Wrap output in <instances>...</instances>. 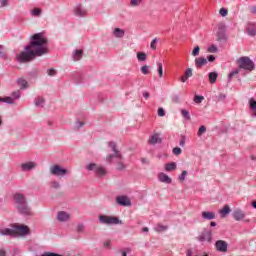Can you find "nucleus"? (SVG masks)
I'll return each mask as SVG.
<instances>
[{
  "label": "nucleus",
  "instance_id": "f257e3e1",
  "mask_svg": "<svg viewBox=\"0 0 256 256\" xmlns=\"http://www.w3.org/2000/svg\"><path fill=\"white\" fill-rule=\"evenodd\" d=\"M47 43H49V40L44 33L34 34L31 36L30 44L25 47L24 51L17 55L18 61L20 63H27L33 61L36 57L47 55L49 53Z\"/></svg>",
  "mask_w": 256,
  "mask_h": 256
},
{
  "label": "nucleus",
  "instance_id": "f03ea898",
  "mask_svg": "<svg viewBox=\"0 0 256 256\" xmlns=\"http://www.w3.org/2000/svg\"><path fill=\"white\" fill-rule=\"evenodd\" d=\"M14 200L16 202V207L22 215H31V208L27 206V201L23 194H15Z\"/></svg>",
  "mask_w": 256,
  "mask_h": 256
},
{
  "label": "nucleus",
  "instance_id": "7ed1b4c3",
  "mask_svg": "<svg viewBox=\"0 0 256 256\" xmlns=\"http://www.w3.org/2000/svg\"><path fill=\"white\" fill-rule=\"evenodd\" d=\"M237 63L240 71L243 69L244 71H247V73H251V71L255 70V62H253V60L247 56L240 57L237 60Z\"/></svg>",
  "mask_w": 256,
  "mask_h": 256
},
{
  "label": "nucleus",
  "instance_id": "20e7f679",
  "mask_svg": "<svg viewBox=\"0 0 256 256\" xmlns=\"http://www.w3.org/2000/svg\"><path fill=\"white\" fill-rule=\"evenodd\" d=\"M197 241H200V243H205V241H207V243H212L213 242V230L204 229L202 231L201 235H199L197 237Z\"/></svg>",
  "mask_w": 256,
  "mask_h": 256
},
{
  "label": "nucleus",
  "instance_id": "39448f33",
  "mask_svg": "<svg viewBox=\"0 0 256 256\" xmlns=\"http://www.w3.org/2000/svg\"><path fill=\"white\" fill-rule=\"evenodd\" d=\"M99 221L102 225H119V218L115 216L100 215Z\"/></svg>",
  "mask_w": 256,
  "mask_h": 256
},
{
  "label": "nucleus",
  "instance_id": "423d86ee",
  "mask_svg": "<svg viewBox=\"0 0 256 256\" xmlns=\"http://www.w3.org/2000/svg\"><path fill=\"white\" fill-rule=\"evenodd\" d=\"M14 230V237L16 235H19L20 237H23L24 235H29V227L22 225V224H14L13 226Z\"/></svg>",
  "mask_w": 256,
  "mask_h": 256
},
{
  "label": "nucleus",
  "instance_id": "0eeeda50",
  "mask_svg": "<svg viewBox=\"0 0 256 256\" xmlns=\"http://www.w3.org/2000/svg\"><path fill=\"white\" fill-rule=\"evenodd\" d=\"M227 26L223 23L218 25V32L216 34L217 41H227Z\"/></svg>",
  "mask_w": 256,
  "mask_h": 256
},
{
  "label": "nucleus",
  "instance_id": "6e6552de",
  "mask_svg": "<svg viewBox=\"0 0 256 256\" xmlns=\"http://www.w3.org/2000/svg\"><path fill=\"white\" fill-rule=\"evenodd\" d=\"M50 173L51 175H56L57 177H64V175H67L69 171H67V169H64L59 165H54L50 167Z\"/></svg>",
  "mask_w": 256,
  "mask_h": 256
},
{
  "label": "nucleus",
  "instance_id": "1a4fd4ad",
  "mask_svg": "<svg viewBox=\"0 0 256 256\" xmlns=\"http://www.w3.org/2000/svg\"><path fill=\"white\" fill-rule=\"evenodd\" d=\"M228 247H229V244L224 240H218L215 242V249L219 253H227Z\"/></svg>",
  "mask_w": 256,
  "mask_h": 256
},
{
  "label": "nucleus",
  "instance_id": "9d476101",
  "mask_svg": "<svg viewBox=\"0 0 256 256\" xmlns=\"http://www.w3.org/2000/svg\"><path fill=\"white\" fill-rule=\"evenodd\" d=\"M115 201L120 207H129V196L127 195H119L116 197Z\"/></svg>",
  "mask_w": 256,
  "mask_h": 256
},
{
  "label": "nucleus",
  "instance_id": "9b49d317",
  "mask_svg": "<svg viewBox=\"0 0 256 256\" xmlns=\"http://www.w3.org/2000/svg\"><path fill=\"white\" fill-rule=\"evenodd\" d=\"M158 180L160 181V183H166V185H171L173 183V180L171 179V177H169V175L160 172L158 174Z\"/></svg>",
  "mask_w": 256,
  "mask_h": 256
},
{
  "label": "nucleus",
  "instance_id": "f8f14e48",
  "mask_svg": "<svg viewBox=\"0 0 256 256\" xmlns=\"http://www.w3.org/2000/svg\"><path fill=\"white\" fill-rule=\"evenodd\" d=\"M245 212L241 209H236L233 211L232 216L235 221H241V219H245Z\"/></svg>",
  "mask_w": 256,
  "mask_h": 256
},
{
  "label": "nucleus",
  "instance_id": "ddd939ff",
  "mask_svg": "<svg viewBox=\"0 0 256 256\" xmlns=\"http://www.w3.org/2000/svg\"><path fill=\"white\" fill-rule=\"evenodd\" d=\"M109 145H110L112 151H114L115 155L107 156V161H111L112 157H116L117 159H121V154L119 153V151H117L115 142H110Z\"/></svg>",
  "mask_w": 256,
  "mask_h": 256
},
{
  "label": "nucleus",
  "instance_id": "4468645a",
  "mask_svg": "<svg viewBox=\"0 0 256 256\" xmlns=\"http://www.w3.org/2000/svg\"><path fill=\"white\" fill-rule=\"evenodd\" d=\"M149 145H157V143H163V139L159 136V134H153L148 140Z\"/></svg>",
  "mask_w": 256,
  "mask_h": 256
},
{
  "label": "nucleus",
  "instance_id": "2eb2a0df",
  "mask_svg": "<svg viewBox=\"0 0 256 256\" xmlns=\"http://www.w3.org/2000/svg\"><path fill=\"white\" fill-rule=\"evenodd\" d=\"M190 77H193V69L188 68V69L185 71L184 75L180 77L181 83H187V80H188Z\"/></svg>",
  "mask_w": 256,
  "mask_h": 256
},
{
  "label": "nucleus",
  "instance_id": "dca6fc26",
  "mask_svg": "<svg viewBox=\"0 0 256 256\" xmlns=\"http://www.w3.org/2000/svg\"><path fill=\"white\" fill-rule=\"evenodd\" d=\"M207 65V58L199 57L195 59V67L197 69H201V67H205Z\"/></svg>",
  "mask_w": 256,
  "mask_h": 256
},
{
  "label": "nucleus",
  "instance_id": "f3484780",
  "mask_svg": "<svg viewBox=\"0 0 256 256\" xmlns=\"http://www.w3.org/2000/svg\"><path fill=\"white\" fill-rule=\"evenodd\" d=\"M74 13L77 17H85V15H87V10H85L83 6L79 5L74 9Z\"/></svg>",
  "mask_w": 256,
  "mask_h": 256
},
{
  "label": "nucleus",
  "instance_id": "a211bd4d",
  "mask_svg": "<svg viewBox=\"0 0 256 256\" xmlns=\"http://www.w3.org/2000/svg\"><path fill=\"white\" fill-rule=\"evenodd\" d=\"M246 32L248 33V35H250V37H255L256 35V25L253 23H248L247 28H246Z\"/></svg>",
  "mask_w": 256,
  "mask_h": 256
},
{
  "label": "nucleus",
  "instance_id": "6ab92c4d",
  "mask_svg": "<svg viewBox=\"0 0 256 256\" xmlns=\"http://www.w3.org/2000/svg\"><path fill=\"white\" fill-rule=\"evenodd\" d=\"M70 217L71 216L69 215V213L63 212V211L59 212L57 215L58 221H61V222L69 221Z\"/></svg>",
  "mask_w": 256,
  "mask_h": 256
},
{
  "label": "nucleus",
  "instance_id": "aec40b11",
  "mask_svg": "<svg viewBox=\"0 0 256 256\" xmlns=\"http://www.w3.org/2000/svg\"><path fill=\"white\" fill-rule=\"evenodd\" d=\"M23 171H31V169H35L37 164L35 162H26L21 165Z\"/></svg>",
  "mask_w": 256,
  "mask_h": 256
},
{
  "label": "nucleus",
  "instance_id": "412c9836",
  "mask_svg": "<svg viewBox=\"0 0 256 256\" xmlns=\"http://www.w3.org/2000/svg\"><path fill=\"white\" fill-rule=\"evenodd\" d=\"M202 218H204L206 221H212V219H215V212L204 211L202 212Z\"/></svg>",
  "mask_w": 256,
  "mask_h": 256
},
{
  "label": "nucleus",
  "instance_id": "4be33fe9",
  "mask_svg": "<svg viewBox=\"0 0 256 256\" xmlns=\"http://www.w3.org/2000/svg\"><path fill=\"white\" fill-rule=\"evenodd\" d=\"M112 35H113V37H116L117 39H119V38L125 36V30L120 29V28H115V29L112 31Z\"/></svg>",
  "mask_w": 256,
  "mask_h": 256
},
{
  "label": "nucleus",
  "instance_id": "5701e85b",
  "mask_svg": "<svg viewBox=\"0 0 256 256\" xmlns=\"http://www.w3.org/2000/svg\"><path fill=\"white\" fill-rule=\"evenodd\" d=\"M0 235H9L10 237H15V232L12 228H4L0 230Z\"/></svg>",
  "mask_w": 256,
  "mask_h": 256
},
{
  "label": "nucleus",
  "instance_id": "b1692460",
  "mask_svg": "<svg viewBox=\"0 0 256 256\" xmlns=\"http://www.w3.org/2000/svg\"><path fill=\"white\" fill-rule=\"evenodd\" d=\"M219 77V74L217 72H210L208 74V79L210 83L213 85L217 82V78Z\"/></svg>",
  "mask_w": 256,
  "mask_h": 256
},
{
  "label": "nucleus",
  "instance_id": "393cba45",
  "mask_svg": "<svg viewBox=\"0 0 256 256\" xmlns=\"http://www.w3.org/2000/svg\"><path fill=\"white\" fill-rule=\"evenodd\" d=\"M175 169H177V163L175 162H170L165 165V171H167L168 173L171 171H175Z\"/></svg>",
  "mask_w": 256,
  "mask_h": 256
},
{
  "label": "nucleus",
  "instance_id": "a878e982",
  "mask_svg": "<svg viewBox=\"0 0 256 256\" xmlns=\"http://www.w3.org/2000/svg\"><path fill=\"white\" fill-rule=\"evenodd\" d=\"M239 73H241L240 67H238L235 70H233L232 72H230V74L228 75V83H231V79H233V77H235V75H239Z\"/></svg>",
  "mask_w": 256,
  "mask_h": 256
},
{
  "label": "nucleus",
  "instance_id": "bb28decb",
  "mask_svg": "<svg viewBox=\"0 0 256 256\" xmlns=\"http://www.w3.org/2000/svg\"><path fill=\"white\" fill-rule=\"evenodd\" d=\"M229 213H231V208L229 207V205H225L222 210H220V215H222V217H227V215H229Z\"/></svg>",
  "mask_w": 256,
  "mask_h": 256
},
{
  "label": "nucleus",
  "instance_id": "cd10ccee",
  "mask_svg": "<svg viewBox=\"0 0 256 256\" xmlns=\"http://www.w3.org/2000/svg\"><path fill=\"white\" fill-rule=\"evenodd\" d=\"M169 229V226H165V225H162V224H158L156 227H155V231L157 233H163V231H167Z\"/></svg>",
  "mask_w": 256,
  "mask_h": 256
},
{
  "label": "nucleus",
  "instance_id": "c85d7f7f",
  "mask_svg": "<svg viewBox=\"0 0 256 256\" xmlns=\"http://www.w3.org/2000/svg\"><path fill=\"white\" fill-rule=\"evenodd\" d=\"M99 167H100L99 165H97L95 163H91L87 166V169H88V171H94V173L97 174Z\"/></svg>",
  "mask_w": 256,
  "mask_h": 256
},
{
  "label": "nucleus",
  "instance_id": "c756f323",
  "mask_svg": "<svg viewBox=\"0 0 256 256\" xmlns=\"http://www.w3.org/2000/svg\"><path fill=\"white\" fill-rule=\"evenodd\" d=\"M99 167H100L99 165H97L95 163H91L87 166V169H88V171H94V173L97 174Z\"/></svg>",
  "mask_w": 256,
  "mask_h": 256
},
{
  "label": "nucleus",
  "instance_id": "7c9ffc66",
  "mask_svg": "<svg viewBox=\"0 0 256 256\" xmlns=\"http://www.w3.org/2000/svg\"><path fill=\"white\" fill-rule=\"evenodd\" d=\"M96 175L98 177H103L107 175V171H105V168H103L102 166H99L98 170L96 171Z\"/></svg>",
  "mask_w": 256,
  "mask_h": 256
},
{
  "label": "nucleus",
  "instance_id": "2f4dec72",
  "mask_svg": "<svg viewBox=\"0 0 256 256\" xmlns=\"http://www.w3.org/2000/svg\"><path fill=\"white\" fill-rule=\"evenodd\" d=\"M83 57V50H76L74 53V61H79Z\"/></svg>",
  "mask_w": 256,
  "mask_h": 256
},
{
  "label": "nucleus",
  "instance_id": "473e14b6",
  "mask_svg": "<svg viewBox=\"0 0 256 256\" xmlns=\"http://www.w3.org/2000/svg\"><path fill=\"white\" fill-rule=\"evenodd\" d=\"M137 59L138 61H147V54L145 52H138Z\"/></svg>",
  "mask_w": 256,
  "mask_h": 256
},
{
  "label": "nucleus",
  "instance_id": "72a5a7b5",
  "mask_svg": "<svg viewBox=\"0 0 256 256\" xmlns=\"http://www.w3.org/2000/svg\"><path fill=\"white\" fill-rule=\"evenodd\" d=\"M181 115L186 119V121H191V115L189 114V111L182 109Z\"/></svg>",
  "mask_w": 256,
  "mask_h": 256
},
{
  "label": "nucleus",
  "instance_id": "f704fd0d",
  "mask_svg": "<svg viewBox=\"0 0 256 256\" xmlns=\"http://www.w3.org/2000/svg\"><path fill=\"white\" fill-rule=\"evenodd\" d=\"M18 85H20L21 89H27V82L25 79H18Z\"/></svg>",
  "mask_w": 256,
  "mask_h": 256
},
{
  "label": "nucleus",
  "instance_id": "c9c22d12",
  "mask_svg": "<svg viewBox=\"0 0 256 256\" xmlns=\"http://www.w3.org/2000/svg\"><path fill=\"white\" fill-rule=\"evenodd\" d=\"M157 67L159 77H163V64L161 62H157Z\"/></svg>",
  "mask_w": 256,
  "mask_h": 256
},
{
  "label": "nucleus",
  "instance_id": "e433bc0d",
  "mask_svg": "<svg viewBox=\"0 0 256 256\" xmlns=\"http://www.w3.org/2000/svg\"><path fill=\"white\" fill-rule=\"evenodd\" d=\"M140 71L143 75H149L150 71H149V66L144 65L140 68Z\"/></svg>",
  "mask_w": 256,
  "mask_h": 256
},
{
  "label": "nucleus",
  "instance_id": "4c0bfd02",
  "mask_svg": "<svg viewBox=\"0 0 256 256\" xmlns=\"http://www.w3.org/2000/svg\"><path fill=\"white\" fill-rule=\"evenodd\" d=\"M45 103V99H43L42 97H38L36 100H35V105L36 107H41V105Z\"/></svg>",
  "mask_w": 256,
  "mask_h": 256
},
{
  "label": "nucleus",
  "instance_id": "58836bf2",
  "mask_svg": "<svg viewBox=\"0 0 256 256\" xmlns=\"http://www.w3.org/2000/svg\"><path fill=\"white\" fill-rule=\"evenodd\" d=\"M141 3H143V0H131V1H130V5H131L132 7H139V5H140Z\"/></svg>",
  "mask_w": 256,
  "mask_h": 256
},
{
  "label": "nucleus",
  "instance_id": "ea45409f",
  "mask_svg": "<svg viewBox=\"0 0 256 256\" xmlns=\"http://www.w3.org/2000/svg\"><path fill=\"white\" fill-rule=\"evenodd\" d=\"M0 101H3L4 103H8L9 105H13V98L11 97L0 98Z\"/></svg>",
  "mask_w": 256,
  "mask_h": 256
},
{
  "label": "nucleus",
  "instance_id": "a19ab883",
  "mask_svg": "<svg viewBox=\"0 0 256 256\" xmlns=\"http://www.w3.org/2000/svg\"><path fill=\"white\" fill-rule=\"evenodd\" d=\"M173 155H181L183 153V150L180 147H175L172 150Z\"/></svg>",
  "mask_w": 256,
  "mask_h": 256
},
{
  "label": "nucleus",
  "instance_id": "79ce46f5",
  "mask_svg": "<svg viewBox=\"0 0 256 256\" xmlns=\"http://www.w3.org/2000/svg\"><path fill=\"white\" fill-rule=\"evenodd\" d=\"M203 99H205V97L203 96H199V95L194 96V102H196L197 104L203 103Z\"/></svg>",
  "mask_w": 256,
  "mask_h": 256
},
{
  "label": "nucleus",
  "instance_id": "37998d69",
  "mask_svg": "<svg viewBox=\"0 0 256 256\" xmlns=\"http://www.w3.org/2000/svg\"><path fill=\"white\" fill-rule=\"evenodd\" d=\"M47 73L49 75V77H55L57 75V70L51 68L47 70Z\"/></svg>",
  "mask_w": 256,
  "mask_h": 256
},
{
  "label": "nucleus",
  "instance_id": "c03bdc74",
  "mask_svg": "<svg viewBox=\"0 0 256 256\" xmlns=\"http://www.w3.org/2000/svg\"><path fill=\"white\" fill-rule=\"evenodd\" d=\"M188 172L186 170L182 171L181 175L178 177L179 181H185V178L187 177Z\"/></svg>",
  "mask_w": 256,
  "mask_h": 256
},
{
  "label": "nucleus",
  "instance_id": "a18cd8bd",
  "mask_svg": "<svg viewBox=\"0 0 256 256\" xmlns=\"http://www.w3.org/2000/svg\"><path fill=\"white\" fill-rule=\"evenodd\" d=\"M205 131H207V127L200 126L198 133H197L198 137H201V135H203V133H205Z\"/></svg>",
  "mask_w": 256,
  "mask_h": 256
},
{
  "label": "nucleus",
  "instance_id": "49530a36",
  "mask_svg": "<svg viewBox=\"0 0 256 256\" xmlns=\"http://www.w3.org/2000/svg\"><path fill=\"white\" fill-rule=\"evenodd\" d=\"M221 17H227L229 11L226 8H221L219 11Z\"/></svg>",
  "mask_w": 256,
  "mask_h": 256
},
{
  "label": "nucleus",
  "instance_id": "de8ad7c7",
  "mask_svg": "<svg viewBox=\"0 0 256 256\" xmlns=\"http://www.w3.org/2000/svg\"><path fill=\"white\" fill-rule=\"evenodd\" d=\"M207 51L208 53H217V46L211 45L210 47H208Z\"/></svg>",
  "mask_w": 256,
  "mask_h": 256
},
{
  "label": "nucleus",
  "instance_id": "09e8293b",
  "mask_svg": "<svg viewBox=\"0 0 256 256\" xmlns=\"http://www.w3.org/2000/svg\"><path fill=\"white\" fill-rule=\"evenodd\" d=\"M199 51H201V48L199 46H196L192 51L193 57H197V55H199Z\"/></svg>",
  "mask_w": 256,
  "mask_h": 256
},
{
  "label": "nucleus",
  "instance_id": "8fccbe9b",
  "mask_svg": "<svg viewBox=\"0 0 256 256\" xmlns=\"http://www.w3.org/2000/svg\"><path fill=\"white\" fill-rule=\"evenodd\" d=\"M157 41H159L157 38H154L150 44L151 49L155 50L157 49Z\"/></svg>",
  "mask_w": 256,
  "mask_h": 256
},
{
  "label": "nucleus",
  "instance_id": "3c124183",
  "mask_svg": "<svg viewBox=\"0 0 256 256\" xmlns=\"http://www.w3.org/2000/svg\"><path fill=\"white\" fill-rule=\"evenodd\" d=\"M32 15H34L35 17H39V15H41V9L34 8L32 11Z\"/></svg>",
  "mask_w": 256,
  "mask_h": 256
},
{
  "label": "nucleus",
  "instance_id": "603ef678",
  "mask_svg": "<svg viewBox=\"0 0 256 256\" xmlns=\"http://www.w3.org/2000/svg\"><path fill=\"white\" fill-rule=\"evenodd\" d=\"M158 116L159 117H165V109L158 108Z\"/></svg>",
  "mask_w": 256,
  "mask_h": 256
},
{
  "label": "nucleus",
  "instance_id": "864d4df0",
  "mask_svg": "<svg viewBox=\"0 0 256 256\" xmlns=\"http://www.w3.org/2000/svg\"><path fill=\"white\" fill-rule=\"evenodd\" d=\"M179 145L180 147H185V136L181 135Z\"/></svg>",
  "mask_w": 256,
  "mask_h": 256
},
{
  "label": "nucleus",
  "instance_id": "5fc2aeb1",
  "mask_svg": "<svg viewBox=\"0 0 256 256\" xmlns=\"http://www.w3.org/2000/svg\"><path fill=\"white\" fill-rule=\"evenodd\" d=\"M172 101H173V103H179V101H180L179 95H174L172 97Z\"/></svg>",
  "mask_w": 256,
  "mask_h": 256
},
{
  "label": "nucleus",
  "instance_id": "6e6d98bb",
  "mask_svg": "<svg viewBox=\"0 0 256 256\" xmlns=\"http://www.w3.org/2000/svg\"><path fill=\"white\" fill-rule=\"evenodd\" d=\"M207 61H209V63H213L215 61V55L208 56Z\"/></svg>",
  "mask_w": 256,
  "mask_h": 256
},
{
  "label": "nucleus",
  "instance_id": "4d7b16f0",
  "mask_svg": "<svg viewBox=\"0 0 256 256\" xmlns=\"http://www.w3.org/2000/svg\"><path fill=\"white\" fill-rule=\"evenodd\" d=\"M218 99L220 101H223L224 99H227V95L223 94V93H220L219 96H218Z\"/></svg>",
  "mask_w": 256,
  "mask_h": 256
},
{
  "label": "nucleus",
  "instance_id": "13d9d810",
  "mask_svg": "<svg viewBox=\"0 0 256 256\" xmlns=\"http://www.w3.org/2000/svg\"><path fill=\"white\" fill-rule=\"evenodd\" d=\"M0 3H1V7H7L9 0H1Z\"/></svg>",
  "mask_w": 256,
  "mask_h": 256
},
{
  "label": "nucleus",
  "instance_id": "bf43d9fd",
  "mask_svg": "<svg viewBox=\"0 0 256 256\" xmlns=\"http://www.w3.org/2000/svg\"><path fill=\"white\" fill-rule=\"evenodd\" d=\"M52 187H53V189H59V187H60L59 182H53Z\"/></svg>",
  "mask_w": 256,
  "mask_h": 256
},
{
  "label": "nucleus",
  "instance_id": "052dcab7",
  "mask_svg": "<svg viewBox=\"0 0 256 256\" xmlns=\"http://www.w3.org/2000/svg\"><path fill=\"white\" fill-rule=\"evenodd\" d=\"M83 229H84L83 224H78V226H77L78 233H81V231H83Z\"/></svg>",
  "mask_w": 256,
  "mask_h": 256
},
{
  "label": "nucleus",
  "instance_id": "680f3d73",
  "mask_svg": "<svg viewBox=\"0 0 256 256\" xmlns=\"http://www.w3.org/2000/svg\"><path fill=\"white\" fill-rule=\"evenodd\" d=\"M142 95H143V97H144V99H149V92H147V91H144L143 93H142Z\"/></svg>",
  "mask_w": 256,
  "mask_h": 256
},
{
  "label": "nucleus",
  "instance_id": "e2e57ef3",
  "mask_svg": "<svg viewBox=\"0 0 256 256\" xmlns=\"http://www.w3.org/2000/svg\"><path fill=\"white\" fill-rule=\"evenodd\" d=\"M12 95H13V97H14L15 99H19V97H21V95L19 94V92H14Z\"/></svg>",
  "mask_w": 256,
  "mask_h": 256
},
{
  "label": "nucleus",
  "instance_id": "0e129e2a",
  "mask_svg": "<svg viewBox=\"0 0 256 256\" xmlns=\"http://www.w3.org/2000/svg\"><path fill=\"white\" fill-rule=\"evenodd\" d=\"M118 169H119L120 171H122V169H124L123 162H119V163H118Z\"/></svg>",
  "mask_w": 256,
  "mask_h": 256
},
{
  "label": "nucleus",
  "instance_id": "69168bd1",
  "mask_svg": "<svg viewBox=\"0 0 256 256\" xmlns=\"http://www.w3.org/2000/svg\"><path fill=\"white\" fill-rule=\"evenodd\" d=\"M104 247H111V241L108 240L104 243Z\"/></svg>",
  "mask_w": 256,
  "mask_h": 256
},
{
  "label": "nucleus",
  "instance_id": "338daca9",
  "mask_svg": "<svg viewBox=\"0 0 256 256\" xmlns=\"http://www.w3.org/2000/svg\"><path fill=\"white\" fill-rule=\"evenodd\" d=\"M251 205L254 209H256V200L252 201Z\"/></svg>",
  "mask_w": 256,
  "mask_h": 256
},
{
  "label": "nucleus",
  "instance_id": "774afa93",
  "mask_svg": "<svg viewBox=\"0 0 256 256\" xmlns=\"http://www.w3.org/2000/svg\"><path fill=\"white\" fill-rule=\"evenodd\" d=\"M5 255H6L5 250L0 249V256H5Z\"/></svg>",
  "mask_w": 256,
  "mask_h": 256
}]
</instances>
